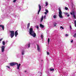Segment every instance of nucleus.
<instances>
[{"label": "nucleus", "mask_w": 76, "mask_h": 76, "mask_svg": "<svg viewBox=\"0 0 76 76\" xmlns=\"http://www.w3.org/2000/svg\"><path fill=\"white\" fill-rule=\"evenodd\" d=\"M29 33L31 35L34 37H36V33L33 31V28H30Z\"/></svg>", "instance_id": "f257e3e1"}, {"label": "nucleus", "mask_w": 76, "mask_h": 76, "mask_svg": "<svg viewBox=\"0 0 76 76\" xmlns=\"http://www.w3.org/2000/svg\"><path fill=\"white\" fill-rule=\"evenodd\" d=\"M59 16L60 18H63V17L62 16V12L60 8L59 9Z\"/></svg>", "instance_id": "f03ea898"}, {"label": "nucleus", "mask_w": 76, "mask_h": 76, "mask_svg": "<svg viewBox=\"0 0 76 76\" xmlns=\"http://www.w3.org/2000/svg\"><path fill=\"white\" fill-rule=\"evenodd\" d=\"M10 32L11 33L10 36L11 38H13L15 36V32L14 31H11Z\"/></svg>", "instance_id": "7ed1b4c3"}, {"label": "nucleus", "mask_w": 76, "mask_h": 76, "mask_svg": "<svg viewBox=\"0 0 76 76\" xmlns=\"http://www.w3.org/2000/svg\"><path fill=\"white\" fill-rule=\"evenodd\" d=\"M17 64V63H16L15 62H12L10 63V65L11 66H15V65H16Z\"/></svg>", "instance_id": "20e7f679"}, {"label": "nucleus", "mask_w": 76, "mask_h": 76, "mask_svg": "<svg viewBox=\"0 0 76 76\" xmlns=\"http://www.w3.org/2000/svg\"><path fill=\"white\" fill-rule=\"evenodd\" d=\"M39 10L38 11V15H39V12H40V11H41V5H39Z\"/></svg>", "instance_id": "39448f33"}, {"label": "nucleus", "mask_w": 76, "mask_h": 76, "mask_svg": "<svg viewBox=\"0 0 76 76\" xmlns=\"http://www.w3.org/2000/svg\"><path fill=\"white\" fill-rule=\"evenodd\" d=\"M75 11L74 10H73L70 13L71 15H75Z\"/></svg>", "instance_id": "423d86ee"}, {"label": "nucleus", "mask_w": 76, "mask_h": 76, "mask_svg": "<svg viewBox=\"0 0 76 76\" xmlns=\"http://www.w3.org/2000/svg\"><path fill=\"white\" fill-rule=\"evenodd\" d=\"M4 48H5V47L4 46H3L1 47V51L2 52H4Z\"/></svg>", "instance_id": "0eeeda50"}, {"label": "nucleus", "mask_w": 76, "mask_h": 76, "mask_svg": "<svg viewBox=\"0 0 76 76\" xmlns=\"http://www.w3.org/2000/svg\"><path fill=\"white\" fill-rule=\"evenodd\" d=\"M17 69L18 70L19 69V67H20V64H18V63H17Z\"/></svg>", "instance_id": "6e6552de"}, {"label": "nucleus", "mask_w": 76, "mask_h": 76, "mask_svg": "<svg viewBox=\"0 0 76 76\" xmlns=\"http://www.w3.org/2000/svg\"><path fill=\"white\" fill-rule=\"evenodd\" d=\"M37 50L39 52H40L41 50H40V47L38 45H37Z\"/></svg>", "instance_id": "1a4fd4ad"}, {"label": "nucleus", "mask_w": 76, "mask_h": 76, "mask_svg": "<svg viewBox=\"0 0 76 76\" xmlns=\"http://www.w3.org/2000/svg\"><path fill=\"white\" fill-rule=\"evenodd\" d=\"M18 30L16 31L15 32V37H17V35H18Z\"/></svg>", "instance_id": "9d476101"}, {"label": "nucleus", "mask_w": 76, "mask_h": 76, "mask_svg": "<svg viewBox=\"0 0 76 76\" xmlns=\"http://www.w3.org/2000/svg\"><path fill=\"white\" fill-rule=\"evenodd\" d=\"M0 27H1L2 28L3 31H4V26L3 25H0Z\"/></svg>", "instance_id": "9b49d317"}, {"label": "nucleus", "mask_w": 76, "mask_h": 76, "mask_svg": "<svg viewBox=\"0 0 76 76\" xmlns=\"http://www.w3.org/2000/svg\"><path fill=\"white\" fill-rule=\"evenodd\" d=\"M26 47L27 48H29V47H30V43L26 45Z\"/></svg>", "instance_id": "f8f14e48"}, {"label": "nucleus", "mask_w": 76, "mask_h": 76, "mask_svg": "<svg viewBox=\"0 0 76 76\" xmlns=\"http://www.w3.org/2000/svg\"><path fill=\"white\" fill-rule=\"evenodd\" d=\"M29 26H30V23H28L27 25V29H29Z\"/></svg>", "instance_id": "ddd939ff"}, {"label": "nucleus", "mask_w": 76, "mask_h": 76, "mask_svg": "<svg viewBox=\"0 0 76 76\" xmlns=\"http://www.w3.org/2000/svg\"><path fill=\"white\" fill-rule=\"evenodd\" d=\"M43 19H44V16H42V18H41L40 22H41L42 21V20H43Z\"/></svg>", "instance_id": "4468645a"}, {"label": "nucleus", "mask_w": 76, "mask_h": 76, "mask_svg": "<svg viewBox=\"0 0 76 76\" xmlns=\"http://www.w3.org/2000/svg\"><path fill=\"white\" fill-rule=\"evenodd\" d=\"M53 18L54 19H57V15H54L53 16Z\"/></svg>", "instance_id": "2eb2a0df"}, {"label": "nucleus", "mask_w": 76, "mask_h": 76, "mask_svg": "<svg viewBox=\"0 0 76 76\" xmlns=\"http://www.w3.org/2000/svg\"><path fill=\"white\" fill-rule=\"evenodd\" d=\"M48 5V2L46 1L45 2V6H47Z\"/></svg>", "instance_id": "dca6fc26"}, {"label": "nucleus", "mask_w": 76, "mask_h": 76, "mask_svg": "<svg viewBox=\"0 0 76 76\" xmlns=\"http://www.w3.org/2000/svg\"><path fill=\"white\" fill-rule=\"evenodd\" d=\"M40 26L41 28H43L44 27V26L41 24H40Z\"/></svg>", "instance_id": "f3484780"}, {"label": "nucleus", "mask_w": 76, "mask_h": 76, "mask_svg": "<svg viewBox=\"0 0 76 76\" xmlns=\"http://www.w3.org/2000/svg\"><path fill=\"white\" fill-rule=\"evenodd\" d=\"M50 71H54V69H52V68H50L49 69Z\"/></svg>", "instance_id": "a211bd4d"}, {"label": "nucleus", "mask_w": 76, "mask_h": 76, "mask_svg": "<svg viewBox=\"0 0 76 76\" xmlns=\"http://www.w3.org/2000/svg\"><path fill=\"white\" fill-rule=\"evenodd\" d=\"M22 55H24L25 54V52L23 51L21 52Z\"/></svg>", "instance_id": "6ab92c4d"}, {"label": "nucleus", "mask_w": 76, "mask_h": 76, "mask_svg": "<svg viewBox=\"0 0 76 76\" xmlns=\"http://www.w3.org/2000/svg\"><path fill=\"white\" fill-rule=\"evenodd\" d=\"M74 24L75 25V27H76V20H74Z\"/></svg>", "instance_id": "aec40b11"}, {"label": "nucleus", "mask_w": 76, "mask_h": 76, "mask_svg": "<svg viewBox=\"0 0 76 76\" xmlns=\"http://www.w3.org/2000/svg\"><path fill=\"white\" fill-rule=\"evenodd\" d=\"M57 23H54L53 25H54V26H56V25H57Z\"/></svg>", "instance_id": "412c9836"}, {"label": "nucleus", "mask_w": 76, "mask_h": 76, "mask_svg": "<svg viewBox=\"0 0 76 76\" xmlns=\"http://www.w3.org/2000/svg\"><path fill=\"white\" fill-rule=\"evenodd\" d=\"M36 28L37 29H39V26H36Z\"/></svg>", "instance_id": "4be33fe9"}, {"label": "nucleus", "mask_w": 76, "mask_h": 76, "mask_svg": "<svg viewBox=\"0 0 76 76\" xmlns=\"http://www.w3.org/2000/svg\"><path fill=\"white\" fill-rule=\"evenodd\" d=\"M2 44L3 45H5V42H4V41H3L2 42Z\"/></svg>", "instance_id": "5701e85b"}, {"label": "nucleus", "mask_w": 76, "mask_h": 76, "mask_svg": "<svg viewBox=\"0 0 76 76\" xmlns=\"http://www.w3.org/2000/svg\"><path fill=\"white\" fill-rule=\"evenodd\" d=\"M64 14H65L66 16H67L68 15V13L67 12H64Z\"/></svg>", "instance_id": "b1692460"}, {"label": "nucleus", "mask_w": 76, "mask_h": 76, "mask_svg": "<svg viewBox=\"0 0 76 76\" xmlns=\"http://www.w3.org/2000/svg\"><path fill=\"white\" fill-rule=\"evenodd\" d=\"M73 17L74 18V19H76V15H73Z\"/></svg>", "instance_id": "393cba45"}, {"label": "nucleus", "mask_w": 76, "mask_h": 76, "mask_svg": "<svg viewBox=\"0 0 76 76\" xmlns=\"http://www.w3.org/2000/svg\"><path fill=\"white\" fill-rule=\"evenodd\" d=\"M45 11H46V12L47 13H48V10H45Z\"/></svg>", "instance_id": "a878e982"}, {"label": "nucleus", "mask_w": 76, "mask_h": 76, "mask_svg": "<svg viewBox=\"0 0 76 76\" xmlns=\"http://www.w3.org/2000/svg\"><path fill=\"white\" fill-rule=\"evenodd\" d=\"M74 37H76V33H75L73 35Z\"/></svg>", "instance_id": "bb28decb"}, {"label": "nucleus", "mask_w": 76, "mask_h": 76, "mask_svg": "<svg viewBox=\"0 0 76 76\" xmlns=\"http://www.w3.org/2000/svg\"><path fill=\"white\" fill-rule=\"evenodd\" d=\"M48 44H49V42H50V38H48Z\"/></svg>", "instance_id": "cd10ccee"}, {"label": "nucleus", "mask_w": 76, "mask_h": 76, "mask_svg": "<svg viewBox=\"0 0 76 76\" xmlns=\"http://www.w3.org/2000/svg\"><path fill=\"white\" fill-rule=\"evenodd\" d=\"M65 9L66 10H67V9H68V8H67L66 7H65Z\"/></svg>", "instance_id": "c85d7f7f"}, {"label": "nucleus", "mask_w": 76, "mask_h": 76, "mask_svg": "<svg viewBox=\"0 0 76 76\" xmlns=\"http://www.w3.org/2000/svg\"><path fill=\"white\" fill-rule=\"evenodd\" d=\"M17 0H14L13 1V3H15Z\"/></svg>", "instance_id": "c756f323"}, {"label": "nucleus", "mask_w": 76, "mask_h": 76, "mask_svg": "<svg viewBox=\"0 0 76 76\" xmlns=\"http://www.w3.org/2000/svg\"><path fill=\"white\" fill-rule=\"evenodd\" d=\"M6 67H7V69H10V67L8 66H6Z\"/></svg>", "instance_id": "7c9ffc66"}, {"label": "nucleus", "mask_w": 76, "mask_h": 76, "mask_svg": "<svg viewBox=\"0 0 76 76\" xmlns=\"http://www.w3.org/2000/svg\"><path fill=\"white\" fill-rule=\"evenodd\" d=\"M60 28H61L62 29H64V28L63 27L61 26L60 27Z\"/></svg>", "instance_id": "2f4dec72"}, {"label": "nucleus", "mask_w": 76, "mask_h": 76, "mask_svg": "<svg viewBox=\"0 0 76 76\" xmlns=\"http://www.w3.org/2000/svg\"><path fill=\"white\" fill-rule=\"evenodd\" d=\"M43 35H41V37L43 39Z\"/></svg>", "instance_id": "473e14b6"}, {"label": "nucleus", "mask_w": 76, "mask_h": 76, "mask_svg": "<svg viewBox=\"0 0 76 76\" xmlns=\"http://www.w3.org/2000/svg\"><path fill=\"white\" fill-rule=\"evenodd\" d=\"M73 6H74V5L73 4H72V8L73 7Z\"/></svg>", "instance_id": "72a5a7b5"}, {"label": "nucleus", "mask_w": 76, "mask_h": 76, "mask_svg": "<svg viewBox=\"0 0 76 76\" xmlns=\"http://www.w3.org/2000/svg\"><path fill=\"white\" fill-rule=\"evenodd\" d=\"M44 13H45V15H47V13H48L46 12H44Z\"/></svg>", "instance_id": "f704fd0d"}, {"label": "nucleus", "mask_w": 76, "mask_h": 76, "mask_svg": "<svg viewBox=\"0 0 76 76\" xmlns=\"http://www.w3.org/2000/svg\"><path fill=\"white\" fill-rule=\"evenodd\" d=\"M49 52H47V55H49Z\"/></svg>", "instance_id": "c9c22d12"}, {"label": "nucleus", "mask_w": 76, "mask_h": 76, "mask_svg": "<svg viewBox=\"0 0 76 76\" xmlns=\"http://www.w3.org/2000/svg\"><path fill=\"white\" fill-rule=\"evenodd\" d=\"M69 16H70V15H69V14H68V15H67V17H69Z\"/></svg>", "instance_id": "e433bc0d"}, {"label": "nucleus", "mask_w": 76, "mask_h": 76, "mask_svg": "<svg viewBox=\"0 0 76 76\" xmlns=\"http://www.w3.org/2000/svg\"><path fill=\"white\" fill-rule=\"evenodd\" d=\"M69 27H70V29H72V26H70Z\"/></svg>", "instance_id": "4c0bfd02"}, {"label": "nucleus", "mask_w": 76, "mask_h": 76, "mask_svg": "<svg viewBox=\"0 0 76 76\" xmlns=\"http://www.w3.org/2000/svg\"><path fill=\"white\" fill-rule=\"evenodd\" d=\"M65 35H66V37H67V36H68V35L67 34H66Z\"/></svg>", "instance_id": "58836bf2"}, {"label": "nucleus", "mask_w": 76, "mask_h": 76, "mask_svg": "<svg viewBox=\"0 0 76 76\" xmlns=\"http://www.w3.org/2000/svg\"><path fill=\"white\" fill-rule=\"evenodd\" d=\"M44 19H45V17H46V16H45V15L44 16Z\"/></svg>", "instance_id": "ea45409f"}, {"label": "nucleus", "mask_w": 76, "mask_h": 76, "mask_svg": "<svg viewBox=\"0 0 76 76\" xmlns=\"http://www.w3.org/2000/svg\"><path fill=\"white\" fill-rule=\"evenodd\" d=\"M16 16H17V15H15V18H16Z\"/></svg>", "instance_id": "a19ab883"}, {"label": "nucleus", "mask_w": 76, "mask_h": 76, "mask_svg": "<svg viewBox=\"0 0 76 76\" xmlns=\"http://www.w3.org/2000/svg\"><path fill=\"white\" fill-rule=\"evenodd\" d=\"M71 42L72 43L73 42V40H72V41H71Z\"/></svg>", "instance_id": "79ce46f5"}, {"label": "nucleus", "mask_w": 76, "mask_h": 76, "mask_svg": "<svg viewBox=\"0 0 76 76\" xmlns=\"http://www.w3.org/2000/svg\"><path fill=\"white\" fill-rule=\"evenodd\" d=\"M2 40V39H0V41H1Z\"/></svg>", "instance_id": "37998d69"}, {"label": "nucleus", "mask_w": 76, "mask_h": 76, "mask_svg": "<svg viewBox=\"0 0 76 76\" xmlns=\"http://www.w3.org/2000/svg\"><path fill=\"white\" fill-rule=\"evenodd\" d=\"M25 72H26V71H25Z\"/></svg>", "instance_id": "c03bdc74"}]
</instances>
